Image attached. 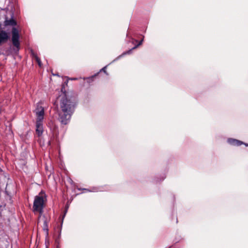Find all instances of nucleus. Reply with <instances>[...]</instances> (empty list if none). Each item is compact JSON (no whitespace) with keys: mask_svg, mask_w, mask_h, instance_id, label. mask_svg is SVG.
<instances>
[{"mask_svg":"<svg viewBox=\"0 0 248 248\" xmlns=\"http://www.w3.org/2000/svg\"><path fill=\"white\" fill-rule=\"evenodd\" d=\"M60 107L59 121L62 124H68L78 104L76 95L72 92H62L57 98Z\"/></svg>","mask_w":248,"mask_h":248,"instance_id":"nucleus-1","label":"nucleus"},{"mask_svg":"<svg viewBox=\"0 0 248 248\" xmlns=\"http://www.w3.org/2000/svg\"><path fill=\"white\" fill-rule=\"evenodd\" d=\"M14 13L10 11L5 16L4 23L2 24V28L5 29H11L12 32V42L15 46L14 51L17 54L20 49L19 34L18 29L16 27L17 25L16 21L14 19Z\"/></svg>","mask_w":248,"mask_h":248,"instance_id":"nucleus-2","label":"nucleus"},{"mask_svg":"<svg viewBox=\"0 0 248 248\" xmlns=\"http://www.w3.org/2000/svg\"><path fill=\"white\" fill-rule=\"evenodd\" d=\"M44 198L42 196H37L35 197L33 205V211L35 213L38 212L39 217L43 213Z\"/></svg>","mask_w":248,"mask_h":248,"instance_id":"nucleus-3","label":"nucleus"},{"mask_svg":"<svg viewBox=\"0 0 248 248\" xmlns=\"http://www.w3.org/2000/svg\"><path fill=\"white\" fill-rule=\"evenodd\" d=\"M36 117V121L43 122L44 118L45 111L44 108L42 106V102L40 101L36 103V108L34 110Z\"/></svg>","mask_w":248,"mask_h":248,"instance_id":"nucleus-4","label":"nucleus"},{"mask_svg":"<svg viewBox=\"0 0 248 248\" xmlns=\"http://www.w3.org/2000/svg\"><path fill=\"white\" fill-rule=\"evenodd\" d=\"M142 38L141 39V40H140V41L139 42V43H138V44L137 45H136L135 46H134L133 47H132L131 49H129V50L126 51L125 52H124L121 55L118 56L117 58H116L112 62H115L116 61H118L120 58H121L122 57H124V56H125L126 55L130 54L132 53V51L133 50L137 48L139 46H140L142 44V43L143 42L144 37V36L143 35H142Z\"/></svg>","mask_w":248,"mask_h":248,"instance_id":"nucleus-5","label":"nucleus"},{"mask_svg":"<svg viewBox=\"0 0 248 248\" xmlns=\"http://www.w3.org/2000/svg\"><path fill=\"white\" fill-rule=\"evenodd\" d=\"M227 142L230 145L234 146H239L242 144L245 145L246 146H248V143H245L238 140L231 138L227 139Z\"/></svg>","mask_w":248,"mask_h":248,"instance_id":"nucleus-6","label":"nucleus"},{"mask_svg":"<svg viewBox=\"0 0 248 248\" xmlns=\"http://www.w3.org/2000/svg\"><path fill=\"white\" fill-rule=\"evenodd\" d=\"M43 122L36 121L35 132L39 137L42 136L44 131Z\"/></svg>","mask_w":248,"mask_h":248,"instance_id":"nucleus-7","label":"nucleus"},{"mask_svg":"<svg viewBox=\"0 0 248 248\" xmlns=\"http://www.w3.org/2000/svg\"><path fill=\"white\" fill-rule=\"evenodd\" d=\"M78 190H83L85 192H95L98 191H104V189L102 187H93L91 189H88V188H78Z\"/></svg>","mask_w":248,"mask_h":248,"instance_id":"nucleus-8","label":"nucleus"},{"mask_svg":"<svg viewBox=\"0 0 248 248\" xmlns=\"http://www.w3.org/2000/svg\"><path fill=\"white\" fill-rule=\"evenodd\" d=\"M166 174L165 173L159 174L155 176L154 179L155 183H158L163 181L166 178Z\"/></svg>","mask_w":248,"mask_h":248,"instance_id":"nucleus-9","label":"nucleus"},{"mask_svg":"<svg viewBox=\"0 0 248 248\" xmlns=\"http://www.w3.org/2000/svg\"><path fill=\"white\" fill-rule=\"evenodd\" d=\"M31 55L34 58V59H35L36 62H37L39 66L41 67L42 65V63H41V61L40 59L39 58V57L36 54H35L32 51H31Z\"/></svg>","mask_w":248,"mask_h":248,"instance_id":"nucleus-10","label":"nucleus"},{"mask_svg":"<svg viewBox=\"0 0 248 248\" xmlns=\"http://www.w3.org/2000/svg\"><path fill=\"white\" fill-rule=\"evenodd\" d=\"M99 74V72L97 73L96 74H95L94 75L91 76V77H88V78H86L85 79H87V81L89 83H90L91 82H92L93 80V79L94 78L97 76Z\"/></svg>","mask_w":248,"mask_h":248,"instance_id":"nucleus-11","label":"nucleus"},{"mask_svg":"<svg viewBox=\"0 0 248 248\" xmlns=\"http://www.w3.org/2000/svg\"><path fill=\"white\" fill-rule=\"evenodd\" d=\"M43 225H44L43 230L45 231H46V232L47 233L48 229V224H47V221L46 220H44Z\"/></svg>","mask_w":248,"mask_h":248,"instance_id":"nucleus-12","label":"nucleus"},{"mask_svg":"<svg viewBox=\"0 0 248 248\" xmlns=\"http://www.w3.org/2000/svg\"><path fill=\"white\" fill-rule=\"evenodd\" d=\"M66 212H67V210H65V213H64V215H63V217H62V223H61V226H60V232H59V236L61 235V231H62V226L63 219V218L64 217V216H65Z\"/></svg>","mask_w":248,"mask_h":248,"instance_id":"nucleus-13","label":"nucleus"},{"mask_svg":"<svg viewBox=\"0 0 248 248\" xmlns=\"http://www.w3.org/2000/svg\"><path fill=\"white\" fill-rule=\"evenodd\" d=\"M108 65H106L105 66H104L103 68H102L100 70V71L99 72H103L105 74H106L107 75H108V73H107V71H106V68H107V67Z\"/></svg>","mask_w":248,"mask_h":248,"instance_id":"nucleus-14","label":"nucleus"},{"mask_svg":"<svg viewBox=\"0 0 248 248\" xmlns=\"http://www.w3.org/2000/svg\"><path fill=\"white\" fill-rule=\"evenodd\" d=\"M71 79L72 80H76V79H77V78H72Z\"/></svg>","mask_w":248,"mask_h":248,"instance_id":"nucleus-15","label":"nucleus"},{"mask_svg":"<svg viewBox=\"0 0 248 248\" xmlns=\"http://www.w3.org/2000/svg\"><path fill=\"white\" fill-rule=\"evenodd\" d=\"M134 41H135V42H138V40H135V39H134Z\"/></svg>","mask_w":248,"mask_h":248,"instance_id":"nucleus-16","label":"nucleus"}]
</instances>
